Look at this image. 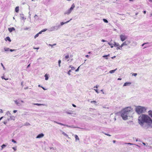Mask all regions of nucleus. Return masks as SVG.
I'll return each instance as SVG.
<instances>
[{
  "label": "nucleus",
  "mask_w": 152,
  "mask_h": 152,
  "mask_svg": "<svg viewBox=\"0 0 152 152\" xmlns=\"http://www.w3.org/2000/svg\"><path fill=\"white\" fill-rule=\"evenodd\" d=\"M132 109L131 107L125 108L121 111V117L124 120L128 119V117L130 116L132 113Z\"/></svg>",
  "instance_id": "nucleus-2"
},
{
  "label": "nucleus",
  "mask_w": 152,
  "mask_h": 152,
  "mask_svg": "<svg viewBox=\"0 0 152 152\" xmlns=\"http://www.w3.org/2000/svg\"><path fill=\"white\" fill-rule=\"evenodd\" d=\"M12 149H13L15 151H16L17 150L16 148L15 147H12Z\"/></svg>",
  "instance_id": "nucleus-52"
},
{
  "label": "nucleus",
  "mask_w": 152,
  "mask_h": 152,
  "mask_svg": "<svg viewBox=\"0 0 152 152\" xmlns=\"http://www.w3.org/2000/svg\"><path fill=\"white\" fill-rule=\"evenodd\" d=\"M75 138V140L76 141H77V140H79V138L78 137V136L77 135H74Z\"/></svg>",
  "instance_id": "nucleus-16"
},
{
  "label": "nucleus",
  "mask_w": 152,
  "mask_h": 152,
  "mask_svg": "<svg viewBox=\"0 0 152 152\" xmlns=\"http://www.w3.org/2000/svg\"><path fill=\"white\" fill-rule=\"evenodd\" d=\"M56 45V44H53V45H51V44H49L48 45L49 46H51L52 48H53V46Z\"/></svg>",
  "instance_id": "nucleus-31"
},
{
  "label": "nucleus",
  "mask_w": 152,
  "mask_h": 152,
  "mask_svg": "<svg viewBox=\"0 0 152 152\" xmlns=\"http://www.w3.org/2000/svg\"><path fill=\"white\" fill-rule=\"evenodd\" d=\"M146 13V11H143V13L145 14Z\"/></svg>",
  "instance_id": "nucleus-63"
},
{
  "label": "nucleus",
  "mask_w": 152,
  "mask_h": 152,
  "mask_svg": "<svg viewBox=\"0 0 152 152\" xmlns=\"http://www.w3.org/2000/svg\"><path fill=\"white\" fill-rule=\"evenodd\" d=\"M43 90H46L47 89H45V88L44 87H42V86H41V87Z\"/></svg>",
  "instance_id": "nucleus-55"
},
{
  "label": "nucleus",
  "mask_w": 152,
  "mask_h": 152,
  "mask_svg": "<svg viewBox=\"0 0 152 152\" xmlns=\"http://www.w3.org/2000/svg\"><path fill=\"white\" fill-rule=\"evenodd\" d=\"M5 40L6 41L8 40L10 42L11 41V40L10 37H6L5 39Z\"/></svg>",
  "instance_id": "nucleus-15"
},
{
  "label": "nucleus",
  "mask_w": 152,
  "mask_h": 152,
  "mask_svg": "<svg viewBox=\"0 0 152 152\" xmlns=\"http://www.w3.org/2000/svg\"><path fill=\"white\" fill-rule=\"evenodd\" d=\"M80 66H79L78 68H77V69L76 70H75V72H78L79 70V67H80Z\"/></svg>",
  "instance_id": "nucleus-43"
},
{
  "label": "nucleus",
  "mask_w": 152,
  "mask_h": 152,
  "mask_svg": "<svg viewBox=\"0 0 152 152\" xmlns=\"http://www.w3.org/2000/svg\"><path fill=\"white\" fill-rule=\"evenodd\" d=\"M45 80H48V75H47V74H46L45 76Z\"/></svg>",
  "instance_id": "nucleus-27"
},
{
  "label": "nucleus",
  "mask_w": 152,
  "mask_h": 152,
  "mask_svg": "<svg viewBox=\"0 0 152 152\" xmlns=\"http://www.w3.org/2000/svg\"><path fill=\"white\" fill-rule=\"evenodd\" d=\"M19 9L18 7H17L15 8V11L16 12H18L19 11Z\"/></svg>",
  "instance_id": "nucleus-22"
},
{
  "label": "nucleus",
  "mask_w": 152,
  "mask_h": 152,
  "mask_svg": "<svg viewBox=\"0 0 152 152\" xmlns=\"http://www.w3.org/2000/svg\"><path fill=\"white\" fill-rule=\"evenodd\" d=\"M75 7V5L74 4H73L70 9H69L65 11L64 13V15H69L72 12Z\"/></svg>",
  "instance_id": "nucleus-5"
},
{
  "label": "nucleus",
  "mask_w": 152,
  "mask_h": 152,
  "mask_svg": "<svg viewBox=\"0 0 152 152\" xmlns=\"http://www.w3.org/2000/svg\"><path fill=\"white\" fill-rule=\"evenodd\" d=\"M34 105H36L37 106H41V105H44V104H38V103H34Z\"/></svg>",
  "instance_id": "nucleus-20"
},
{
  "label": "nucleus",
  "mask_w": 152,
  "mask_h": 152,
  "mask_svg": "<svg viewBox=\"0 0 152 152\" xmlns=\"http://www.w3.org/2000/svg\"><path fill=\"white\" fill-rule=\"evenodd\" d=\"M20 16L21 19L25 20H26V18L24 17L23 15V14H20Z\"/></svg>",
  "instance_id": "nucleus-14"
},
{
  "label": "nucleus",
  "mask_w": 152,
  "mask_h": 152,
  "mask_svg": "<svg viewBox=\"0 0 152 152\" xmlns=\"http://www.w3.org/2000/svg\"><path fill=\"white\" fill-rule=\"evenodd\" d=\"M0 113H3L2 110H1V109H0Z\"/></svg>",
  "instance_id": "nucleus-54"
},
{
  "label": "nucleus",
  "mask_w": 152,
  "mask_h": 152,
  "mask_svg": "<svg viewBox=\"0 0 152 152\" xmlns=\"http://www.w3.org/2000/svg\"><path fill=\"white\" fill-rule=\"evenodd\" d=\"M39 35V34L38 33V34H37L35 36H34V38L35 39L37 37H38V36Z\"/></svg>",
  "instance_id": "nucleus-34"
},
{
  "label": "nucleus",
  "mask_w": 152,
  "mask_h": 152,
  "mask_svg": "<svg viewBox=\"0 0 152 152\" xmlns=\"http://www.w3.org/2000/svg\"><path fill=\"white\" fill-rule=\"evenodd\" d=\"M110 56V54H108L107 55H104L102 57L105 58L106 59H108V57Z\"/></svg>",
  "instance_id": "nucleus-17"
},
{
  "label": "nucleus",
  "mask_w": 152,
  "mask_h": 152,
  "mask_svg": "<svg viewBox=\"0 0 152 152\" xmlns=\"http://www.w3.org/2000/svg\"><path fill=\"white\" fill-rule=\"evenodd\" d=\"M125 144H128V145H134V144H133L132 143H125Z\"/></svg>",
  "instance_id": "nucleus-40"
},
{
  "label": "nucleus",
  "mask_w": 152,
  "mask_h": 152,
  "mask_svg": "<svg viewBox=\"0 0 152 152\" xmlns=\"http://www.w3.org/2000/svg\"><path fill=\"white\" fill-rule=\"evenodd\" d=\"M69 68H71V71L74 70L75 69L74 67L72 66V65H70L69 66Z\"/></svg>",
  "instance_id": "nucleus-24"
},
{
  "label": "nucleus",
  "mask_w": 152,
  "mask_h": 152,
  "mask_svg": "<svg viewBox=\"0 0 152 152\" xmlns=\"http://www.w3.org/2000/svg\"><path fill=\"white\" fill-rule=\"evenodd\" d=\"M72 106L74 107H76V106L74 104H72Z\"/></svg>",
  "instance_id": "nucleus-60"
},
{
  "label": "nucleus",
  "mask_w": 152,
  "mask_h": 152,
  "mask_svg": "<svg viewBox=\"0 0 152 152\" xmlns=\"http://www.w3.org/2000/svg\"><path fill=\"white\" fill-rule=\"evenodd\" d=\"M116 70L117 69H115L110 70V71L109 72L111 74H112L114 73Z\"/></svg>",
  "instance_id": "nucleus-19"
},
{
  "label": "nucleus",
  "mask_w": 152,
  "mask_h": 152,
  "mask_svg": "<svg viewBox=\"0 0 152 152\" xmlns=\"http://www.w3.org/2000/svg\"><path fill=\"white\" fill-rule=\"evenodd\" d=\"M62 134L66 137H69L68 135L65 133L64 132L62 131Z\"/></svg>",
  "instance_id": "nucleus-21"
},
{
  "label": "nucleus",
  "mask_w": 152,
  "mask_h": 152,
  "mask_svg": "<svg viewBox=\"0 0 152 152\" xmlns=\"http://www.w3.org/2000/svg\"><path fill=\"white\" fill-rule=\"evenodd\" d=\"M148 114L152 117V111L150 110L148 111Z\"/></svg>",
  "instance_id": "nucleus-25"
},
{
  "label": "nucleus",
  "mask_w": 152,
  "mask_h": 152,
  "mask_svg": "<svg viewBox=\"0 0 152 152\" xmlns=\"http://www.w3.org/2000/svg\"><path fill=\"white\" fill-rule=\"evenodd\" d=\"M138 123L146 129L152 128V120L147 115H140L138 118Z\"/></svg>",
  "instance_id": "nucleus-1"
},
{
  "label": "nucleus",
  "mask_w": 152,
  "mask_h": 152,
  "mask_svg": "<svg viewBox=\"0 0 152 152\" xmlns=\"http://www.w3.org/2000/svg\"><path fill=\"white\" fill-rule=\"evenodd\" d=\"M120 37L121 40L123 42L127 39L128 37L124 34H121L120 35Z\"/></svg>",
  "instance_id": "nucleus-6"
},
{
  "label": "nucleus",
  "mask_w": 152,
  "mask_h": 152,
  "mask_svg": "<svg viewBox=\"0 0 152 152\" xmlns=\"http://www.w3.org/2000/svg\"><path fill=\"white\" fill-rule=\"evenodd\" d=\"M104 134L106 135H107V136H110L111 135L109 134H106V133H104Z\"/></svg>",
  "instance_id": "nucleus-49"
},
{
  "label": "nucleus",
  "mask_w": 152,
  "mask_h": 152,
  "mask_svg": "<svg viewBox=\"0 0 152 152\" xmlns=\"http://www.w3.org/2000/svg\"><path fill=\"white\" fill-rule=\"evenodd\" d=\"M98 86H98L96 85V86H94V88H98Z\"/></svg>",
  "instance_id": "nucleus-59"
},
{
  "label": "nucleus",
  "mask_w": 152,
  "mask_h": 152,
  "mask_svg": "<svg viewBox=\"0 0 152 152\" xmlns=\"http://www.w3.org/2000/svg\"><path fill=\"white\" fill-rule=\"evenodd\" d=\"M1 66L3 67L4 69L5 70V68L3 64H2V63H1Z\"/></svg>",
  "instance_id": "nucleus-42"
},
{
  "label": "nucleus",
  "mask_w": 152,
  "mask_h": 152,
  "mask_svg": "<svg viewBox=\"0 0 152 152\" xmlns=\"http://www.w3.org/2000/svg\"><path fill=\"white\" fill-rule=\"evenodd\" d=\"M131 42V41L129 40H126L120 46L121 48H122L124 46H127Z\"/></svg>",
  "instance_id": "nucleus-7"
},
{
  "label": "nucleus",
  "mask_w": 152,
  "mask_h": 152,
  "mask_svg": "<svg viewBox=\"0 0 152 152\" xmlns=\"http://www.w3.org/2000/svg\"><path fill=\"white\" fill-rule=\"evenodd\" d=\"M37 16H38L36 14H35L34 16V18L35 20H37L38 19V18H37Z\"/></svg>",
  "instance_id": "nucleus-26"
},
{
  "label": "nucleus",
  "mask_w": 152,
  "mask_h": 152,
  "mask_svg": "<svg viewBox=\"0 0 152 152\" xmlns=\"http://www.w3.org/2000/svg\"><path fill=\"white\" fill-rule=\"evenodd\" d=\"M71 72V70H69L68 73H67V74H68L69 75H71V74L70 73V72Z\"/></svg>",
  "instance_id": "nucleus-35"
},
{
  "label": "nucleus",
  "mask_w": 152,
  "mask_h": 152,
  "mask_svg": "<svg viewBox=\"0 0 152 152\" xmlns=\"http://www.w3.org/2000/svg\"><path fill=\"white\" fill-rule=\"evenodd\" d=\"M5 147H6V145L4 144H3L1 146V150H2L3 148H5Z\"/></svg>",
  "instance_id": "nucleus-30"
},
{
  "label": "nucleus",
  "mask_w": 152,
  "mask_h": 152,
  "mask_svg": "<svg viewBox=\"0 0 152 152\" xmlns=\"http://www.w3.org/2000/svg\"><path fill=\"white\" fill-rule=\"evenodd\" d=\"M47 30V29L46 28L42 30V32H45Z\"/></svg>",
  "instance_id": "nucleus-41"
},
{
  "label": "nucleus",
  "mask_w": 152,
  "mask_h": 152,
  "mask_svg": "<svg viewBox=\"0 0 152 152\" xmlns=\"http://www.w3.org/2000/svg\"><path fill=\"white\" fill-rule=\"evenodd\" d=\"M42 32V31H40V32H39L38 34H41Z\"/></svg>",
  "instance_id": "nucleus-57"
},
{
  "label": "nucleus",
  "mask_w": 152,
  "mask_h": 152,
  "mask_svg": "<svg viewBox=\"0 0 152 152\" xmlns=\"http://www.w3.org/2000/svg\"><path fill=\"white\" fill-rule=\"evenodd\" d=\"M119 45H120L118 43H117L116 44H115V45H114V46L115 47H118V46H119Z\"/></svg>",
  "instance_id": "nucleus-32"
},
{
  "label": "nucleus",
  "mask_w": 152,
  "mask_h": 152,
  "mask_svg": "<svg viewBox=\"0 0 152 152\" xmlns=\"http://www.w3.org/2000/svg\"><path fill=\"white\" fill-rule=\"evenodd\" d=\"M147 43H144L142 45V46H144L145 44H147Z\"/></svg>",
  "instance_id": "nucleus-62"
},
{
  "label": "nucleus",
  "mask_w": 152,
  "mask_h": 152,
  "mask_svg": "<svg viewBox=\"0 0 152 152\" xmlns=\"http://www.w3.org/2000/svg\"><path fill=\"white\" fill-rule=\"evenodd\" d=\"M1 78H2V79H5V80H7L8 79V78L6 79V78H4V76H2V77H1Z\"/></svg>",
  "instance_id": "nucleus-48"
},
{
  "label": "nucleus",
  "mask_w": 152,
  "mask_h": 152,
  "mask_svg": "<svg viewBox=\"0 0 152 152\" xmlns=\"http://www.w3.org/2000/svg\"><path fill=\"white\" fill-rule=\"evenodd\" d=\"M91 103H96V102L95 101H91Z\"/></svg>",
  "instance_id": "nucleus-45"
},
{
  "label": "nucleus",
  "mask_w": 152,
  "mask_h": 152,
  "mask_svg": "<svg viewBox=\"0 0 152 152\" xmlns=\"http://www.w3.org/2000/svg\"><path fill=\"white\" fill-rule=\"evenodd\" d=\"M29 29V28L26 27V28H24V30H28Z\"/></svg>",
  "instance_id": "nucleus-47"
},
{
  "label": "nucleus",
  "mask_w": 152,
  "mask_h": 152,
  "mask_svg": "<svg viewBox=\"0 0 152 152\" xmlns=\"http://www.w3.org/2000/svg\"><path fill=\"white\" fill-rule=\"evenodd\" d=\"M44 136V134L42 133H41L38 134L36 137V138H42Z\"/></svg>",
  "instance_id": "nucleus-9"
},
{
  "label": "nucleus",
  "mask_w": 152,
  "mask_h": 152,
  "mask_svg": "<svg viewBox=\"0 0 152 152\" xmlns=\"http://www.w3.org/2000/svg\"><path fill=\"white\" fill-rule=\"evenodd\" d=\"M61 63V60H59L58 61V66L59 67H60V66H61V65H60Z\"/></svg>",
  "instance_id": "nucleus-33"
},
{
  "label": "nucleus",
  "mask_w": 152,
  "mask_h": 152,
  "mask_svg": "<svg viewBox=\"0 0 152 152\" xmlns=\"http://www.w3.org/2000/svg\"><path fill=\"white\" fill-rule=\"evenodd\" d=\"M12 142L14 143H16L17 142H16L13 139L12 140Z\"/></svg>",
  "instance_id": "nucleus-46"
},
{
  "label": "nucleus",
  "mask_w": 152,
  "mask_h": 152,
  "mask_svg": "<svg viewBox=\"0 0 152 152\" xmlns=\"http://www.w3.org/2000/svg\"><path fill=\"white\" fill-rule=\"evenodd\" d=\"M14 102L15 104H16L18 106H19L20 105V103L18 102L17 100H15Z\"/></svg>",
  "instance_id": "nucleus-18"
},
{
  "label": "nucleus",
  "mask_w": 152,
  "mask_h": 152,
  "mask_svg": "<svg viewBox=\"0 0 152 152\" xmlns=\"http://www.w3.org/2000/svg\"><path fill=\"white\" fill-rule=\"evenodd\" d=\"M71 20H72V19H70L69 20L66 22H61L60 23V24L59 25H60V26H61L63 25H64L65 24H66V23H69Z\"/></svg>",
  "instance_id": "nucleus-10"
},
{
  "label": "nucleus",
  "mask_w": 152,
  "mask_h": 152,
  "mask_svg": "<svg viewBox=\"0 0 152 152\" xmlns=\"http://www.w3.org/2000/svg\"><path fill=\"white\" fill-rule=\"evenodd\" d=\"M15 49L12 50V49H10V50L11 52H12L13 51H15Z\"/></svg>",
  "instance_id": "nucleus-51"
},
{
  "label": "nucleus",
  "mask_w": 152,
  "mask_h": 152,
  "mask_svg": "<svg viewBox=\"0 0 152 152\" xmlns=\"http://www.w3.org/2000/svg\"><path fill=\"white\" fill-rule=\"evenodd\" d=\"M115 57H116V56H113V57H111V58H112V59H113V58H115Z\"/></svg>",
  "instance_id": "nucleus-58"
},
{
  "label": "nucleus",
  "mask_w": 152,
  "mask_h": 152,
  "mask_svg": "<svg viewBox=\"0 0 152 152\" xmlns=\"http://www.w3.org/2000/svg\"><path fill=\"white\" fill-rule=\"evenodd\" d=\"M131 84V83L130 82H126L124 83L123 85V86H130Z\"/></svg>",
  "instance_id": "nucleus-13"
},
{
  "label": "nucleus",
  "mask_w": 152,
  "mask_h": 152,
  "mask_svg": "<svg viewBox=\"0 0 152 152\" xmlns=\"http://www.w3.org/2000/svg\"><path fill=\"white\" fill-rule=\"evenodd\" d=\"M108 44L110 45V47L111 48H113V44H112L110 42H108Z\"/></svg>",
  "instance_id": "nucleus-23"
},
{
  "label": "nucleus",
  "mask_w": 152,
  "mask_h": 152,
  "mask_svg": "<svg viewBox=\"0 0 152 152\" xmlns=\"http://www.w3.org/2000/svg\"><path fill=\"white\" fill-rule=\"evenodd\" d=\"M69 58V55H66L65 56V58L66 59H67V58Z\"/></svg>",
  "instance_id": "nucleus-44"
},
{
  "label": "nucleus",
  "mask_w": 152,
  "mask_h": 152,
  "mask_svg": "<svg viewBox=\"0 0 152 152\" xmlns=\"http://www.w3.org/2000/svg\"><path fill=\"white\" fill-rule=\"evenodd\" d=\"M15 117L13 116H10V118L8 119L7 120L8 121H9L10 120H15Z\"/></svg>",
  "instance_id": "nucleus-11"
},
{
  "label": "nucleus",
  "mask_w": 152,
  "mask_h": 152,
  "mask_svg": "<svg viewBox=\"0 0 152 152\" xmlns=\"http://www.w3.org/2000/svg\"><path fill=\"white\" fill-rule=\"evenodd\" d=\"M25 126H30V124L28 123H26L25 124Z\"/></svg>",
  "instance_id": "nucleus-37"
},
{
  "label": "nucleus",
  "mask_w": 152,
  "mask_h": 152,
  "mask_svg": "<svg viewBox=\"0 0 152 152\" xmlns=\"http://www.w3.org/2000/svg\"><path fill=\"white\" fill-rule=\"evenodd\" d=\"M113 142L114 143H115L116 142V141L115 140H113Z\"/></svg>",
  "instance_id": "nucleus-64"
},
{
  "label": "nucleus",
  "mask_w": 152,
  "mask_h": 152,
  "mask_svg": "<svg viewBox=\"0 0 152 152\" xmlns=\"http://www.w3.org/2000/svg\"><path fill=\"white\" fill-rule=\"evenodd\" d=\"M119 47H118L117 48H116V49L117 50H118L119 49H120V50H121V49H122V48H121L120 47V46H119Z\"/></svg>",
  "instance_id": "nucleus-36"
},
{
  "label": "nucleus",
  "mask_w": 152,
  "mask_h": 152,
  "mask_svg": "<svg viewBox=\"0 0 152 152\" xmlns=\"http://www.w3.org/2000/svg\"><path fill=\"white\" fill-rule=\"evenodd\" d=\"M8 30L10 32H11L13 31H15V28L14 27L9 28H8Z\"/></svg>",
  "instance_id": "nucleus-12"
},
{
  "label": "nucleus",
  "mask_w": 152,
  "mask_h": 152,
  "mask_svg": "<svg viewBox=\"0 0 152 152\" xmlns=\"http://www.w3.org/2000/svg\"><path fill=\"white\" fill-rule=\"evenodd\" d=\"M103 20L104 22L106 23H108V20H106V19H103Z\"/></svg>",
  "instance_id": "nucleus-29"
},
{
  "label": "nucleus",
  "mask_w": 152,
  "mask_h": 152,
  "mask_svg": "<svg viewBox=\"0 0 152 152\" xmlns=\"http://www.w3.org/2000/svg\"><path fill=\"white\" fill-rule=\"evenodd\" d=\"M146 110L145 107L141 106H138L136 108V111L139 114L144 113Z\"/></svg>",
  "instance_id": "nucleus-3"
},
{
  "label": "nucleus",
  "mask_w": 152,
  "mask_h": 152,
  "mask_svg": "<svg viewBox=\"0 0 152 152\" xmlns=\"http://www.w3.org/2000/svg\"><path fill=\"white\" fill-rule=\"evenodd\" d=\"M60 28V25H57L52 26L49 28V31H56Z\"/></svg>",
  "instance_id": "nucleus-4"
},
{
  "label": "nucleus",
  "mask_w": 152,
  "mask_h": 152,
  "mask_svg": "<svg viewBox=\"0 0 152 152\" xmlns=\"http://www.w3.org/2000/svg\"><path fill=\"white\" fill-rule=\"evenodd\" d=\"M4 50L5 51H8L9 50V48H4Z\"/></svg>",
  "instance_id": "nucleus-28"
},
{
  "label": "nucleus",
  "mask_w": 152,
  "mask_h": 152,
  "mask_svg": "<svg viewBox=\"0 0 152 152\" xmlns=\"http://www.w3.org/2000/svg\"><path fill=\"white\" fill-rule=\"evenodd\" d=\"M102 42H106V41L104 39H102V40H101Z\"/></svg>",
  "instance_id": "nucleus-53"
},
{
  "label": "nucleus",
  "mask_w": 152,
  "mask_h": 152,
  "mask_svg": "<svg viewBox=\"0 0 152 152\" xmlns=\"http://www.w3.org/2000/svg\"><path fill=\"white\" fill-rule=\"evenodd\" d=\"M6 114L7 115H11V113H10L9 111H7L6 113Z\"/></svg>",
  "instance_id": "nucleus-38"
},
{
  "label": "nucleus",
  "mask_w": 152,
  "mask_h": 152,
  "mask_svg": "<svg viewBox=\"0 0 152 152\" xmlns=\"http://www.w3.org/2000/svg\"><path fill=\"white\" fill-rule=\"evenodd\" d=\"M53 122L54 123H56L58 124H60V125H63V126H66L67 127H70V128H78V127L74 126L73 125L70 126H68V125H65V124H63L62 123H58V122L56 121H54Z\"/></svg>",
  "instance_id": "nucleus-8"
},
{
  "label": "nucleus",
  "mask_w": 152,
  "mask_h": 152,
  "mask_svg": "<svg viewBox=\"0 0 152 152\" xmlns=\"http://www.w3.org/2000/svg\"><path fill=\"white\" fill-rule=\"evenodd\" d=\"M29 18L30 19V18H31V17H30L31 14H30V12H29Z\"/></svg>",
  "instance_id": "nucleus-61"
},
{
  "label": "nucleus",
  "mask_w": 152,
  "mask_h": 152,
  "mask_svg": "<svg viewBox=\"0 0 152 152\" xmlns=\"http://www.w3.org/2000/svg\"><path fill=\"white\" fill-rule=\"evenodd\" d=\"M132 75L134 76H136L137 75V74L136 73H133Z\"/></svg>",
  "instance_id": "nucleus-39"
},
{
  "label": "nucleus",
  "mask_w": 152,
  "mask_h": 152,
  "mask_svg": "<svg viewBox=\"0 0 152 152\" xmlns=\"http://www.w3.org/2000/svg\"><path fill=\"white\" fill-rule=\"evenodd\" d=\"M17 111V110H14L13 111V113H16Z\"/></svg>",
  "instance_id": "nucleus-56"
},
{
  "label": "nucleus",
  "mask_w": 152,
  "mask_h": 152,
  "mask_svg": "<svg viewBox=\"0 0 152 152\" xmlns=\"http://www.w3.org/2000/svg\"><path fill=\"white\" fill-rule=\"evenodd\" d=\"M94 90L96 91V92H97V93H99V92H98V90L97 89H94Z\"/></svg>",
  "instance_id": "nucleus-50"
}]
</instances>
